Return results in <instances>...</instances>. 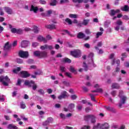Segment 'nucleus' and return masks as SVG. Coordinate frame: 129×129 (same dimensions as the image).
Segmentation results:
<instances>
[{
  "label": "nucleus",
  "mask_w": 129,
  "mask_h": 129,
  "mask_svg": "<svg viewBox=\"0 0 129 129\" xmlns=\"http://www.w3.org/2000/svg\"><path fill=\"white\" fill-rule=\"evenodd\" d=\"M65 74H66V76H67L69 78H72V74H71V73H68V72H66L65 73Z\"/></svg>",
  "instance_id": "nucleus-44"
},
{
  "label": "nucleus",
  "mask_w": 129,
  "mask_h": 129,
  "mask_svg": "<svg viewBox=\"0 0 129 129\" xmlns=\"http://www.w3.org/2000/svg\"><path fill=\"white\" fill-rule=\"evenodd\" d=\"M29 42L27 40H23L21 43V45L22 48H26V47H28L29 45Z\"/></svg>",
  "instance_id": "nucleus-16"
},
{
  "label": "nucleus",
  "mask_w": 129,
  "mask_h": 129,
  "mask_svg": "<svg viewBox=\"0 0 129 129\" xmlns=\"http://www.w3.org/2000/svg\"><path fill=\"white\" fill-rule=\"evenodd\" d=\"M122 19L123 20H125V21H128L129 18H128V16H126V15H124L122 17Z\"/></svg>",
  "instance_id": "nucleus-54"
},
{
  "label": "nucleus",
  "mask_w": 129,
  "mask_h": 129,
  "mask_svg": "<svg viewBox=\"0 0 129 129\" xmlns=\"http://www.w3.org/2000/svg\"><path fill=\"white\" fill-rule=\"evenodd\" d=\"M70 18H71L72 19H77L78 17V16L76 14H70L69 15Z\"/></svg>",
  "instance_id": "nucleus-34"
},
{
  "label": "nucleus",
  "mask_w": 129,
  "mask_h": 129,
  "mask_svg": "<svg viewBox=\"0 0 129 129\" xmlns=\"http://www.w3.org/2000/svg\"><path fill=\"white\" fill-rule=\"evenodd\" d=\"M63 84H64V85H66V86H69V85H70L69 82H67L66 81H64L63 82Z\"/></svg>",
  "instance_id": "nucleus-62"
},
{
  "label": "nucleus",
  "mask_w": 129,
  "mask_h": 129,
  "mask_svg": "<svg viewBox=\"0 0 129 129\" xmlns=\"http://www.w3.org/2000/svg\"><path fill=\"white\" fill-rule=\"evenodd\" d=\"M37 40L39 41V42H43V43L45 44L48 41L45 38L41 35H39L37 37Z\"/></svg>",
  "instance_id": "nucleus-15"
},
{
  "label": "nucleus",
  "mask_w": 129,
  "mask_h": 129,
  "mask_svg": "<svg viewBox=\"0 0 129 129\" xmlns=\"http://www.w3.org/2000/svg\"><path fill=\"white\" fill-rule=\"evenodd\" d=\"M63 32L64 33H62V35H65V34H68V35L71 36V34H70V32H69V31H68V30H64Z\"/></svg>",
  "instance_id": "nucleus-55"
},
{
  "label": "nucleus",
  "mask_w": 129,
  "mask_h": 129,
  "mask_svg": "<svg viewBox=\"0 0 129 129\" xmlns=\"http://www.w3.org/2000/svg\"><path fill=\"white\" fill-rule=\"evenodd\" d=\"M101 46H102V42L99 41L97 43V46L95 47V49L96 50H99V48H98V47H101Z\"/></svg>",
  "instance_id": "nucleus-30"
},
{
  "label": "nucleus",
  "mask_w": 129,
  "mask_h": 129,
  "mask_svg": "<svg viewBox=\"0 0 129 129\" xmlns=\"http://www.w3.org/2000/svg\"><path fill=\"white\" fill-rule=\"evenodd\" d=\"M50 6H56V5H57V1L56 0L51 1V2L50 3Z\"/></svg>",
  "instance_id": "nucleus-38"
},
{
  "label": "nucleus",
  "mask_w": 129,
  "mask_h": 129,
  "mask_svg": "<svg viewBox=\"0 0 129 129\" xmlns=\"http://www.w3.org/2000/svg\"><path fill=\"white\" fill-rule=\"evenodd\" d=\"M103 90L101 88H98L96 90L92 91V92H99L100 93H102Z\"/></svg>",
  "instance_id": "nucleus-33"
},
{
  "label": "nucleus",
  "mask_w": 129,
  "mask_h": 129,
  "mask_svg": "<svg viewBox=\"0 0 129 129\" xmlns=\"http://www.w3.org/2000/svg\"><path fill=\"white\" fill-rule=\"evenodd\" d=\"M115 63L118 66H119V64H120V60H119V59H117L115 61V59H113L112 61L111 62V65H114V64H115Z\"/></svg>",
  "instance_id": "nucleus-22"
},
{
  "label": "nucleus",
  "mask_w": 129,
  "mask_h": 129,
  "mask_svg": "<svg viewBox=\"0 0 129 129\" xmlns=\"http://www.w3.org/2000/svg\"><path fill=\"white\" fill-rule=\"evenodd\" d=\"M60 69L61 72H65L66 71V68L64 66H60Z\"/></svg>",
  "instance_id": "nucleus-45"
},
{
  "label": "nucleus",
  "mask_w": 129,
  "mask_h": 129,
  "mask_svg": "<svg viewBox=\"0 0 129 129\" xmlns=\"http://www.w3.org/2000/svg\"><path fill=\"white\" fill-rule=\"evenodd\" d=\"M21 73V76L23 78H27L30 76V74L28 73V72L27 71H22L20 72Z\"/></svg>",
  "instance_id": "nucleus-13"
},
{
  "label": "nucleus",
  "mask_w": 129,
  "mask_h": 129,
  "mask_svg": "<svg viewBox=\"0 0 129 129\" xmlns=\"http://www.w3.org/2000/svg\"><path fill=\"white\" fill-rule=\"evenodd\" d=\"M35 82L33 81H28L26 80L24 82L25 85H27V86H29V87H31V86H33V90H36L37 89V85H35Z\"/></svg>",
  "instance_id": "nucleus-6"
},
{
  "label": "nucleus",
  "mask_w": 129,
  "mask_h": 129,
  "mask_svg": "<svg viewBox=\"0 0 129 129\" xmlns=\"http://www.w3.org/2000/svg\"><path fill=\"white\" fill-rule=\"evenodd\" d=\"M116 25H117V26H121V25H122V22H121L120 20H118L116 22Z\"/></svg>",
  "instance_id": "nucleus-50"
},
{
  "label": "nucleus",
  "mask_w": 129,
  "mask_h": 129,
  "mask_svg": "<svg viewBox=\"0 0 129 129\" xmlns=\"http://www.w3.org/2000/svg\"><path fill=\"white\" fill-rule=\"evenodd\" d=\"M66 3H69V0H60V4H65Z\"/></svg>",
  "instance_id": "nucleus-53"
},
{
  "label": "nucleus",
  "mask_w": 129,
  "mask_h": 129,
  "mask_svg": "<svg viewBox=\"0 0 129 129\" xmlns=\"http://www.w3.org/2000/svg\"><path fill=\"white\" fill-rule=\"evenodd\" d=\"M7 128H8V129H17V128H18V127H17V126H16L13 124H10L8 125Z\"/></svg>",
  "instance_id": "nucleus-24"
},
{
  "label": "nucleus",
  "mask_w": 129,
  "mask_h": 129,
  "mask_svg": "<svg viewBox=\"0 0 129 129\" xmlns=\"http://www.w3.org/2000/svg\"><path fill=\"white\" fill-rule=\"evenodd\" d=\"M53 121V118L52 117L48 118L47 120L43 123V125H48L49 123Z\"/></svg>",
  "instance_id": "nucleus-17"
},
{
  "label": "nucleus",
  "mask_w": 129,
  "mask_h": 129,
  "mask_svg": "<svg viewBox=\"0 0 129 129\" xmlns=\"http://www.w3.org/2000/svg\"><path fill=\"white\" fill-rule=\"evenodd\" d=\"M83 67L84 68L85 71H87L88 70V67H87V64L85 62H83Z\"/></svg>",
  "instance_id": "nucleus-39"
},
{
  "label": "nucleus",
  "mask_w": 129,
  "mask_h": 129,
  "mask_svg": "<svg viewBox=\"0 0 129 129\" xmlns=\"http://www.w3.org/2000/svg\"><path fill=\"white\" fill-rule=\"evenodd\" d=\"M77 109H78V110H81V109H82V105H78L77 106Z\"/></svg>",
  "instance_id": "nucleus-63"
},
{
  "label": "nucleus",
  "mask_w": 129,
  "mask_h": 129,
  "mask_svg": "<svg viewBox=\"0 0 129 129\" xmlns=\"http://www.w3.org/2000/svg\"><path fill=\"white\" fill-rule=\"evenodd\" d=\"M30 11H32L33 12H34V13H37V12H38V7H34V6L32 5Z\"/></svg>",
  "instance_id": "nucleus-26"
},
{
  "label": "nucleus",
  "mask_w": 129,
  "mask_h": 129,
  "mask_svg": "<svg viewBox=\"0 0 129 129\" xmlns=\"http://www.w3.org/2000/svg\"><path fill=\"white\" fill-rule=\"evenodd\" d=\"M48 56V53L46 51H40V58H45Z\"/></svg>",
  "instance_id": "nucleus-20"
},
{
  "label": "nucleus",
  "mask_w": 129,
  "mask_h": 129,
  "mask_svg": "<svg viewBox=\"0 0 129 129\" xmlns=\"http://www.w3.org/2000/svg\"><path fill=\"white\" fill-rule=\"evenodd\" d=\"M9 28L10 29H11V32L14 34H23V30H22L21 29H17L16 28H12L13 26H12V25H9Z\"/></svg>",
  "instance_id": "nucleus-8"
},
{
  "label": "nucleus",
  "mask_w": 129,
  "mask_h": 129,
  "mask_svg": "<svg viewBox=\"0 0 129 129\" xmlns=\"http://www.w3.org/2000/svg\"><path fill=\"white\" fill-rule=\"evenodd\" d=\"M121 11H123V12H128L129 10L128 6L125 5L124 7H121Z\"/></svg>",
  "instance_id": "nucleus-23"
},
{
  "label": "nucleus",
  "mask_w": 129,
  "mask_h": 129,
  "mask_svg": "<svg viewBox=\"0 0 129 129\" xmlns=\"http://www.w3.org/2000/svg\"><path fill=\"white\" fill-rule=\"evenodd\" d=\"M111 94L112 96H115V95H116V91H112L111 92Z\"/></svg>",
  "instance_id": "nucleus-59"
},
{
  "label": "nucleus",
  "mask_w": 129,
  "mask_h": 129,
  "mask_svg": "<svg viewBox=\"0 0 129 129\" xmlns=\"http://www.w3.org/2000/svg\"><path fill=\"white\" fill-rule=\"evenodd\" d=\"M89 22V20H84L82 23V25H84V26H86Z\"/></svg>",
  "instance_id": "nucleus-41"
},
{
  "label": "nucleus",
  "mask_w": 129,
  "mask_h": 129,
  "mask_svg": "<svg viewBox=\"0 0 129 129\" xmlns=\"http://www.w3.org/2000/svg\"><path fill=\"white\" fill-rule=\"evenodd\" d=\"M85 33L87 35H90V34H91V32H90V30L89 29H86Z\"/></svg>",
  "instance_id": "nucleus-58"
},
{
  "label": "nucleus",
  "mask_w": 129,
  "mask_h": 129,
  "mask_svg": "<svg viewBox=\"0 0 129 129\" xmlns=\"http://www.w3.org/2000/svg\"><path fill=\"white\" fill-rule=\"evenodd\" d=\"M102 34H103V32H98L96 35V38L97 39H98L100 36H102Z\"/></svg>",
  "instance_id": "nucleus-35"
},
{
  "label": "nucleus",
  "mask_w": 129,
  "mask_h": 129,
  "mask_svg": "<svg viewBox=\"0 0 129 129\" xmlns=\"http://www.w3.org/2000/svg\"><path fill=\"white\" fill-rule=\"evenodd\" d=\"M71 55L75 58H79V57H81V51L79 49H75L71 51Z\"/></svg>",
  "instance_id": "nucleus-5"
},
{
  "label": "nucleus",
  "mask_w": 129,
  "mask_h": 129,
  "mask_svg": "<svg viewBox=\"0 0 129 129\" xmlns=\"http://www.w3.org/2000/svg\"><path fill=\"white\" fill-rule=\"evenodd\" d=\"M20 107H21V108H22L23 109L26 108V104H25V103H24V102H21L20 103Z\"/></svg>",
  "instance_id": "nucleus-40"
},
{
  "label": "nucleus",
  "mask_w": 129,
  "mask_h": 129,
  "mask_svg": "<svg viewBox=\"0 0 129 129\" xmlns=\"http://www.w3.org/2000/svg\"><path fill=\"white\" fill-rule=\"evenodd\" d=\"M52 13H53L52 10H48L46 13H42L41 15L43 16V17H49V16H50Z\"/></svg>",
  "instance_id": "nucleus-19"
},
{
  "label": "nucleus",
  "mask_w": 129,
  "mask_h": 129,
  "mask_svg": "<svg viewBox=\"0 0 129 129\" xmlns=\"http://www.w3.org/2000/svg\"><path fill=\"white\" fill-rule=\"evenodd\" d=\"M122 57L121 58V59L122 61H123L124 60V58L126 57V54L125 53H122L121 54Z\"/></svg>",
  "instance_id": "nucleus-43"
},
{
  "label": "nucleus",
  "mask_w": 129,
  "mask_h": 129,
  "mask_svg": "<svg viewBox=\"0 0 129 129\" xmlns=\"http://www.w3.org/2000/svg\"><path fill=\"white\" fill-rule=\"evenodd\" d=\"M109 128V125L107 123H104L101 124L98 123L96 125H94L93 129H108Z\"/></svg>",
  "instance_id": "nucleus-2"
},
{
  "label": "nucleus",
  "mask_w": 129,
  "mask_h": 129,
  "mask_svg": "<svg viewBox=\"0 0 129 129\" xmlns=\"http://www.w3.org/2000/svg\"><path fill=\"white\" fill-rule=\"evenodd\" d=\"M19 55L21 58H28L29 57V52L20 50Z\"/></svg>",
  "instance_id": "nucleus-9"
},
{
  "label": "nucleus",
  "mask_w": 129,
  "mask_h": 129,
  "mask_svg": "<svg viewBox=\"0 0 129 129\" xmlns=\"http://www.w3.org/2000/svg\"><path fill=\"white\" fill-rule=\"evenodd\" d=\"M75 107V105H74V103H71L69 104V106H68V109L66 108H64V111H68V110H69V111H73V109Z\"/></svg>",
  "instance_id": "nucleus-12"
},
{
  "label": "nucleus",
  "mask_w": 129,
  "mask_h": 129,
  "mask_svg": "<svg viewBox=\"0 0 129 129\" xmlns=\"http://www.w3.org/2000/svg\"><path fill=\"white\" fill-rule=\"evenodd\" d=\"M0 101H2V102L5 101V96H1L0 97Z\"/></svg>",
  "instance_id": "nucleus-60"
},
{
  "label": "nucleus",
  "mask_w": 129,
  "mask_h": 129,
  "mask_svg": "<svg viewBox=\"0 0 129 129\" xmlns=\"http://www.w3.org/2000/svg\"><path fill=\"white\" fill-rule=\"evenodd\" d=\"M65 21L67 23H68L69 25H72V21H71L69 18L66 19Z\"/></svg>",
  "instance_id": "nucleus-42"
},
{
  "label": "nucleus",
  "mask_w": 129,
  "mask_h": 129,
  "mask_svg": "<svg viewBox=\"0 0 129 129\" xmlns=\"http://www.w3.org/2000/svg\"><path fill=\"white\" fill-rule=\"evenodd\" d=\"M96 118V117L94 115L92 114H89L86 115L84 116V120L86 121H89V120L91 121V122L92 123H94L96 121L95 119Z\"/></svg>",
  "instance_id": "nucleus-3"
},
{
  "label": "nucleus",
  "mask_w": 129,
  "mask_h": 129,
  "mask_svg": "<svg viewBox=\"0 0 129 129\" xmlns=\"http://www.w3.org/2000/svg\"><path fill=\"white\" fill-rule=\"evenodd\" d=\"M16 61L19 64H22L23 63V59L21 58H17Z\"/></svg>",
  "instance_id": "nucleus-48"
},
{
  "label": "nucleus",
  "mask_w": 129,
  "mask_h": 129,
  "mask_svg": "<svg viewBox=\"0 0 129 129\" xmlns=\"http://www.w3.org/2000/svg\"><path fill=\"white\" fill-rule=\"evenodd\" d=\"M71 97L72 99H73V100H74L77 98V96H76V95H72L71 96Z\"/></svg>",
  "instance_id": "nucleus-56"
},
{
  "label": "nucleus",
  "mask_w": 129,
  "mask_h": 129,
  "mask_svg": "<svg viewBox=\"0 0 129 129\" xmlns=\"http://www.w3.org/2000/svg\"><path fill=\"white\" fill-rule=\"evenodd\" d=\"M123 94V91H120L119 93V97H120V103L118 104L119 107H121L123 104L125 103V101L127 100V98L125 96H121Z\"/></svg>",
  "instance_id": "nucleus-1"
},
{
  "label": "nucleus",
  "mask_w": 129,
  "mask_h": 129,
  "mask_svg": "<svg viewBox=\"0 0 129 129\" xmlns=\"http://www.w3.org/2000/svg\"><path fill=\"white\" fill-rule=\"evenodd\" d=\"M39 45V43L38 42H33L32 43V47L34 48H36L37 46Z\"/></svg>",
  "instance_id": "nucleus-49"
},
{
  "label": "nucleus",
  "mask_w": 129,
  "mask_h": 129,
  "mask_svg": "<svg viewBox=\"0 0 129 129\" xmlns=\"http://www.w3.org/2000/svg\"><path fill=\"white\" fill-rule=\"evenodd\" d=\"M41 50H53L54 49V47L53 45H50L48 44H44V45H42L40 46Z\"/></svg>",
  "instance_id": "nucleus-10"
},
{
  "label": "nucleus",
  "mask_w": 129,
  "mask_h": 129,
  "mask_svg": "<svg viewBox=\"0 0 129 129\" xmlns=\"http://www.w3.org/2000/svg\"><path fill=\"white\" fill-rule=\"evenodd\" d=\"M0 82L5 86H8L9 85V82H10V79H9L8 76H0Z\"/></svg>",
  "instance_id": "nucleus-4"
},
{
  "label": "nucleus",
  "mask_w": 129,
  "mask_h": 129,
  "mask_svg": "<svg viewBox=\"0 0 129 129\" xmlns=\"http://www.w3.org/2000/svg\"><path fill=\"white\" fill-rule=\"evenodd\" d=\"M93 53H90L88 56V60H89V64H90L91 66L92 67H96V66L94 64V61H93Z\"/></svg>",
  "instance_id": "nucleus-7"
},
{
  "label": "nucleus",
  "mask_w": 129,
  "mask_h": 129,
  "mask_svg": "<svg viewBox=\"0 0 129 129\" xmlns=\"http://www.w3.org/2000/svg\"><path fill=\"white\" fill-rule=\"evenodd\" d=\"M112 88L115 89H118V88H119V85H118V84H116V83H113L112 84Z\"/></svg>",
  "instance_id": "nucleus-27"
},
{
  "label": "nucleus",
  "mask_w": 129,
  "mask_h": 129,
  "mask_svg": "<svg viewBox=\"0 0 129 129\" xmlns=\"http://www.w3.org/2000/svg\"><path fill=\"white\" fill-rule=\"evenodd\" d=\"M18 44V41H15L14 42H13V43H12V46L13 47H16V46H17Z\"/></svg>",
  "instance_id": "nucleus-61"
},
{
  "label": "nucleus",
  "mask_w": 129,
  "mask_h": 129,
  "mask_svg": "<svg viewBox=\"0 0 129 129\" xmlns=\"http://www.w3.org/2000/svg\"><path fill=\"white\" fill-rule=\"evenodd\" d=\"M96 95H97V94H95V95L93 94H90L91 100H92L93 101H96L95 100V99L94 98V96H95Z\"/></svg>",
  "instance_id": "nucleus-36"
},
{
  "label": "nucleus",
  "mask_w": 129,
  "mask_h": 129,
  "mask_svg": "<svg viewBox=\"0 0 129 129\" xmlns=\"http://www.w3.org/2000/svg\"><path fill=\"white\" fill-rule=\"evenodd\" d=\"M63 62H66V63H71V60L68 58H64L62 59Z\"/></svg>",
  "instance_id": "nucleus-32"
},
{
  "label": "nucleus",
  "mask_w": 129,
  "mask_h": 129,
  "mask_svg": "<svg viewBox=\"0 0 129 129\" xmlns=\"http://www.w3.org/2000/svg\"><path fill=\"white\" fill-rule=\"evenodd\" d=\"M60 116L61 118H62V119H65V118H66V116H65V115L63 113H60Z\"/></svg>",
  "instance_id": "nucleus-57"
},
{
  "label": "nucleus",
  "mask_w": 129,
  "mask_h": 129,
  "mask_svg": "<svg viewBox=\"0 0 129 129\" xmlns=\"http://www.w3.org/2000/svg\"><path fill=\"white\" fill-rule=\"evenodd\" d=\"M125 125H121L120 126L119 129H125Z\"/></svg>",
  "instance_id": "nucleus-64"
},
{
  "label": "nucleus",
  "mask_w": 129,
  "mask_h": 129,
  "mask_svg": "<svg viewBox=\"0 0 129 129\" xmlns=\"http://www.w3.org/2000/svg\"><path fill=\"white\" fill-rule=\"evenodd\" d=\"M91 127L89 125H84L82 127L81 129H90Z\"/></svg>",
  "instance_id": "nucleus-51"
},
{
  "label": "nucleus",
  "mask_w": 129,
  "mask_h": 129,
  "mask_svg": "<svg viewBox=\"0 0 129 129\" xmlns=\"http://www.w3.org/2000/svg\"><path fill=\"white\" fill-rule=\"evenodd\" d=\"M33 32H34V33H39V28H38V27H37L36 26H33Z\"/></svg>",
  "instance_id": "nucleus-29"
},
{
  "label": "nucleus",
  "mask_w": 129,
  "mask_h": 129,
  "mask_svg": "<svg viewBox=\"0 0 129 129\" xmlns=\"http://www.w3.org/2000/svg\"><path fill=\"white\" fill-rule=\"evenodd\" d=\"M40 54H41V51H36L34 52V55L36 57H40Z\"/></svg>",
  "instance_id": "nucleus-31"
},
{
  "label": "nucleus",
  "mask_w": 129,
  "mask_h": 129,
  "mask_svg": "<svg viewBox=\"0 0 129 129\" xmlns=\"http://www.w3.org/2000/svg\"><path fill=\"white\" fill-rule=\"evenodd\" d=\"M70 71L72 73H74V74H77V71L74 69L73 67H71L70 68Z\"/></svg>",
  "instance_id": "nucleus-28"
},
{
  "label": "nucleus",
  "mask_w": 129,
  "mask_h": 129,
  "mask_svg": "<svg viewBox=\"0 0 129 129\" xmlns=\"http://www.w3.org/2000/svg\"><path fill=\"white\" fill-rule=\"evenodd\" d=\"M115 11H114V10H111L110 11V16H114L115 15Z\"/></svg>",
  "instance_id": "nucleus-47"
},
{
  "label": "nucleus",
  "mask_w": 129,
  "mask_h": 129,
  "mask_svg": "<svg viewBox=\"0 0 129 129\" xmlns=\"http://www.w3.org/2000/svg\"><path fill=\"white\" fill-rule=\"evenodd\" d=\"M45 28L49 30H54L56 29V25L55 24L47 25L45 26Z\"/></svg>",
  "instance_id": "nucleus-18"
},
{
  "label": "nucleus",
  "mask_w": 129,
  "mask_h": 129,
  "mask_svg": "<svg viewBox=\"0 0 129 129\" xmlns=\"http://www.w3.org/2000/svg\"><path fill=\"white\" fill-rule=\"evenodd\" d=\"M19 71H21V68H17L16 69H14L13 71V73H15L17 74L18 72H19Z\"/></svg>",
  "instance_id": "nucleus-37"
},
{
  "label": "nucleus",
  "mask_w": 129,
  "mask_h": 129,
  "mask_svg": "<svg viewBox=\"0 0 129 129\" xmlns=\"http://www.w3.org/2000/svg\"><path fill=\"white\" fill-rule=\"evenodd\" d=\"M4 10L8 15H12V14H13V10L9 7H4Z\"/></svg>",
  "instance_id": "nucleus-14"
},
{
  "label": "nucleus",
  "mask_w": 129,
  "mask_h": 129,
  "mask_svg": "<svg viewBox=\"0 0 129 129\" xmlns=\"http://www.w3.org/2000/svg\"><path fill=\"white\" fill-rule=\"evenodd\" d=\"M11 46L9 42H7L4 46V49L5 50H11Z\"/></svg>",
  "instance_id": "nucleus-21"
},
{
  "label": "nucleus",
  "mask_w": 129,
  "mask_h": 129,
  "mask_svg": "<svg viewBox=\"0 0 129 129\" xmlns=\"http://www.w3.org/2000/svg\"><path fill=\"white\" fill-rule=\"evenodd\" d=\"M77 37L79 39H83V38H84L85 37V34L82 32H79L78 34Z\"/></svg>",
  "instance_id": "nucleus-25"
},
{
  "label": "nucleus",
  "mask_w": 129,
  "mask_h": 129,
  "mask_svg": "<svg viewBox=\"0 0 129 129\" xmlns=\"http://www.w3.org/2000/svg\"><path fill=\"white\" fill-rule=\"evenodd\" d=\"M120 70V69L118 67H116L115 70V71L114 72V73H113V75H115V72H119V71Z\"/></svg>",
  "instance_id": "nucleus-46"
},
{
  "label": "nucleus",
  "mask_w": 129,
  "mask_h": 129,
  "mask_svg": "<svg viewBox=\"0 0 129 129\" xmlns=\"http://www.w3.org/2000/svg\"><path fill=\"white\" fill-rule=\"evenodd\" d=\"M69 95L67 92L63 91L61 92L60 95L58 96L57 98L58 99H63V98H66V97H68Z\"/></svg>",
  "instance_id": "nucleus-11"
},
{
  "label": "nucleus",
  "mask_w": 129,
  "mask_h": 129,
  "mask_svg": "<svg viewBox=\"0 0 129 129\" xmlns=\"http://www.w3.org/2000/svg\"><path fill=\"white\" fill-rule=\"evenodd\" d=\"M38 92H39V93H40V94H44L45 93V91H43V89L38 90Z\"/></svg>",
  "instance_id": "nucleus-52"
}]
</instances>
